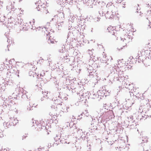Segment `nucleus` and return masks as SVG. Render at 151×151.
I'll use <instances>...</instances> for the list:
<instances>
[{"label":"nucleus","mask_w":151,"mask_h":151,"mask_svg":"<svg viewBox=\"0 0 151 151\" xmlns=\"http://www.w3.org/2000/svg\"><path fill=\"white\" fill-rule=\"evenodd\" d=\"M118 68H117V69H116V71H117V70H118Z\"/></svg>","instance_id":"obj_45"},{"label":"nucleus","mask_w":151,"mask_h":151,"mask_svg":"<svg viewBox=\"0 0 151 151\" xmlns=\"http://www.w3.org/2000/svg\"><path fill=\"white\" fill-rule=\"evenodd\" d=\"M60 135L57 134L56 137H55L54 139L56 141H58L60 139Z\"/></svg>","instance_id":"obj_17"},{"label":"nucleus","mask_w":151,"mask_h":151,"mask_svg":"<svg viewBox=\"0 0 151 151\" xmlns=\"http://www.w3.org/2000/svg\"><path fill=\"white\" fill-rule=\"evenodd\" d=\"M69 131L71 133L73 134L77 132L78 129L75 126H73L70 128Z\"/></svg>","instance_id":"obj_8"},{"label":"nucleus","mask_w":151,"mask_h":151,"mask_svg":"<svg viewBox=\"0 0 151 151\" xmlns=\"http://www.w3.org/2000/svg\"><path fill=\"white\" fill-rule=\"evenodd\" d=\"M134 103H132V104H130V105H129L130 106H131L132 105V104H133Z\"/></svg>","instance_id":"obj_34"},{"label":"nucleus","mask_w":151,"mask_h":151,"mask_svg":"<svg viewBox=\"0 0 151 151\" xmlns=\"http://www.w3.org/2000/svg\"><path fill=\"white\" fill-rule=\"evenodd\" d=\"M81 97L80 100L81 101L84 100L86 101L87 98H88V96L86 95V93H81Z\"/></svg>","instance_id":"obj_5"},{"label":"nucleus","mask_w":151,"mask_h":151,"mask_svg":"<svg viewBox=\"0 0 151 151\" xmlns=\"http://www.w3.org/2000/svg\"><path fill=\"white\" fill-rule=\"evenodd\" d=\"M13 3H14V1H13Z\"/></svg>","instance_id":"obj_51"},{"label":"nucleus","mask_w":151,"mask_h":151,"mask_svg":"<svg viewBox=\"0 0 151 151\" xmlns=\"http://www.w3.org/2000/svg\"><path fill=\"white\" fill-rule=\"evenodd\" d=\"M75 17L73 16H70L69 19V20L71 22H73Z\"/></svg>","instance_id":"obj_20"},{"label":"nucleus","mask_w":151,"mask_h":151,"mask_svg":"<svg viewBox=\"0 0 151 151\" xmlns=\"http://www.w3.org/2000/svg\"><path fill=\"white\" fill-rule=\"evenodd\" d=\"M24 138H25L26 137H27V135L26 136H24Z\"/></svg>","instance_id":"obj_41"},{"label":"nucleus","mask_w":151,"mask_h":151,"mask_svg":"<svg viewBox=\"0 0 151 151\" xmlns=\"http://www.w3.org/2000/svg\"><path fill=\"white\" fill-rule=\"evenodd\" d=\"M118 68H117V69H116V71H117V70H118Z\"/></svg>","instance_id":"obj_47"},{"label":"nucleus","mask_w":151,"mask_h":151,"mask_svg":"<svg viewBox=\"0 0 151 151\" xmlns=\"http://www.w3.org/2000/svg\"><path fill=\"white\" fill-rule=\"evenodd\" d=\"M68 108H68L65 106H64L62 108L61 111L64 112H68Z\"/></svg>","instance_id":"obj_14"},{"label":"nucleus","mask_w":151,"mask_h":151,"mask_svg":"<svg viewBox=\"0 0 151 151\" xmlns=\"http://www.w3.org/2000/svg\"><path fill=\"white\" fill-rule=\"evenodd\" d=\"M42 93L44 96H45L46 97L47 96V94L48 93V92L46 91V90H44V91H42Z\"/></svg>","instance_id":"obj_16"},{"label":"nucleus","mask_w":151,"mask_h":151,"mask_svg":"<svg viewBox=\"0 0 151 151\" xmlns=\"http://www.w3.org/2000/svg\"><path fill=\"white\" fill-rule=\"evenodd\" d=\"M45 96L41 98V99H40V100L41 101H43V100H45Z\"/></svg>","instance_id":"obj_27"},{"label":"nucleus","mask_w":151,"mask_h":151,"mask_svg":"<svg viewBox=\"0 0 151 151\" xmlns=\"http://www.w3.org/2000/svg\"><path fill=\"white\" fill-rule=\"evenodd\" d=\"M20 21L21 22V23H19V22H18L19 24L20 25L22 24V20L20 19Z\"/></svg>","instance_id":"obj_28"},{"label":"nucleus","mask_w":151,"mask_h":151,"mask_svg":"<svg viewBox=\"0 0 151 151\" xmlns=\"http://www.w3.org/2000/svg\"><path fill=\"white\" fill-rule=\"evenodd\" d=\"M110 27H109L108 29H107L108 30V31H109V32H111V33H112V32L110 31Z\"/></svg>","instance_id":"obj_29"},{"label":"nucleus","mask_w":151,"mask_h":151,"mask_svg":"<svg viewBox=\"0 0 151 151\" xmlns=\"http://www.w3.org/2000/svg\"><path fill=\"white\" fill-rule=\"evenodd\" d=\"M20 14H21L22 13L21 12H20Z\"/></svg>","instance_id":"obj_49"},{"label":"nucleus","mask_w":151,"mask_h":151,"mask_svg":"<svg viewBox=\"0 0 151 151\" xmlns=\"http://www.w3.org/2000/svg\"><path fill=\"white\" fill-rule=\"evenodd\" d=\"M147 51V50L146 51ZM145 52H146V51H145Z\"/></svg>","instance_id":"obj_53"},{"label":"nucleus","mask_w":151,"mask_h":151,"mask_svg":"<svg viewBox=\"0 0 151 151\" xmlns=\"http://www.w3.org/2000/svg\"><path fill=\"white\" fill-rule=\"evenodd\" d=\"M12 5V4H11L10 6H7V9H8V10H11L12 11H15V8L14 6H13V4Z\"/></svg>","instance_id":"obj_12"},{"label":"nucleus","mask_w":151,"mask_h":151,"mask_svg":"<svg viewBox=\"0 0 151 151\" xmlns=\"http://www.w3.org/2000/svg\"><path fill=\"white\" fill-rule=\"evenodd\" d=\"M40 75L41 76H43V75H42V74H40Z\"/></svg>","instance_id":"obj_44"},{"label":"nucleus","mask_w":151,"mask_h":151,"mask_svg":"<svg viewBox=\"0 0 151 151\" xmlns=\"http://www.w3.org/2000/svg\"><path fill=\"white\" fill-rule=\"evenodd\" d=\"M149 104L151 106V100L149 101Z\"/></svg>","instance_id":"obj_31"},{"label":"nucleus","mask_w":151,"mask_h":151,"mask_svg":"<svg viewBox=\"0 0 151 151\" xmlns=\"http://www.w3.org/2000/svg\"><path fill=\"white\" fill-rule=\"evenodd\" d=\"M109 112L113 114V112L112 111H110Z\"/></svg>","instance_id":"obj_36"},{"label":"nucleus","mask_w":151,"mask_h":151,"mask_svg":"<svg viewBox=\"0 0 151 151\" xmlns=\"http://www.w3.org/2000/svg\"><path fill=\"white\" fill-rule=\"evenodd\" d=\"M105 56L106 57V55H105Z\"/></svg>","instance_id":"obj_54"},{"label":"nucleus","mask_w":151,"mask_h":151,"mask_svg":"<svg viewBox=\"0 0 151 151\" xmlns=\"http://www.w3.org/2000/svg\"><path fill=\"white\" fill-rule=\"evenodd\" d=\"M142 53H142H142H143L144 52L142 51ZM142 54L141 55H141V56H142Z\"/></svg>","instance_id":"obj_40"},{"label":"nucleus","mask_w":151,"mask_h":151,"mask_svg":"<svg viewBox=\"0 0 151 151\" xmlns=\"http://www.w3.org/2000/svg\"><path fill=\"white\" fill-rule=\"evenodd\" d=\"M118 68H117V69H116V71H117V70H118Z\"/></svg>","instance_id":"obj_46"},{"label":"nucleus","mask_w":151,"mask_h":151,"mask_svg":"<svg viewBox=\"0 0 151 151\" xmlns=\"http://www.w3.org/2000/svg\"><path fill=\"white\" fill-rule=\"evenodd\" d=\"M85 0V1L86 2V3H90V0H88V1H86V0Z\"/></svg>","instance_id":"obj_30"},{"label":"nucleus","mask_w":151,"mask_h":151,"mask_svg":"<svg viewBox=\"0 0 151 151\" xmlns=\"http://www.w3.org/2000/svg\"><path fill=\"white\" fill-rule=\"evenodd\" d=\"M32 71H31L30 72V73H32Z\"/></svg>","instance_id":"obj_43"},{"label":"nucleus","mask_w":151,"mask_h":151,"mask_svg":"<svg viewBox=\"0 0 151 151\" xmlns=\"http://www.w3.org/2000/svg\"><path fill=\"white\" fill-rule=\"evenodd\" d=\"M93 51H94V50L93 49H92V50H88V52L89 54V55L91 57V56L93 55Z\"/></svg>","instance_id":"obj_18"},{"label":"nucleus","mask_w":151,"mask_h":151,"mask_svg":"<svg viewBox=\"0 0 151 151\" xmlns=\"http://www.w3.org/2000/svg\"><path fill=\"white\" fill-rule=\"evenodd\" d=\"M68 137H66V138H67Z\"/></svg>","instance_id":"obj_50"},{"label":"nucleus","mask_w":151,"mask_h":151,"mask_svg":"<svg viewBox=\"0 0 151 151\" xmlns=\"http://www.w3.org/2000/svg\"><path fill=\"white\" fill-rule=\"evenodd\" d=\"M40 1H38L37 2L35 3V4L36 5L37 7L36 8L38 11H39L42 10V6L41 5V4Z\"/></svg>","instance_id":"obj_6"},{"label":"nucleus","mask_w":151,"mask_h":151,"mask_svg":"<svg viewBox=\"0 0 151 151\" xmlns=\"http://www.w3.org/2000/svg\"><path fill=\"white\" fill-rule=\"evenodd\" d=\"M127 35L128 34H127V35H124V37L122 36L121 37H118V36H117V40H119L120 39L121 40L124 42L122 47H118L117 48V49L118 50L120 51L121 49H123V47L125 46H126L127 44L130 42V41L131 40V39L130 38V36L129 35Z\"/></svg>","instance_id":"obj_2"},{"label":"nucleus","mask_w":151,"mask_h":151,"mask_svg":"<svg viewBox=\"0 0 151 151\" xmlns=\"http://www.w3.org/2000/svg\"><path fill=\"white\" fill-rule=\"evenodd\" d=\"M54 103L55 104V105H60L61 103V101L60 100V99H57L56 100L54 99Z\"/></svg>","instance_id":"obj_15"},{"label":"nucleus","mask_w":151,"mask_h":151,"mask_svg":"<svg viewBox=\"0 0 151 151\" xmlns=\"http://www.w3.org/2000/svg\"><path fill=\"white\" fill-rule=\"evenodd\" d=\"M3 137V135L2 134H1V135H0V137Z\"/></svg>","instance_id":"obj_37"},{"label":"nucleus","mask_w":151,"mask_h":151,"mask_svg":"<svg viewBox=\"0 0 151 151\" xmlns=\"http://www.w3.org/2000/svg\"><path fill=\"white\" fill-rule=\"evenodd\" d=\"M117 9L114 5L111 3H108L106 6L104 7L99 11L101 16L104 15L107 19H112L117 17L116 13Z\"/></svg>","instance_id":"obj_1"},{"label":"nucleus","mask_w":151,"mask_h":151,"mask_svg":"<svg viewBox=\"0 0 151 151\" xmlns=\"http://www.w3.org/2000/svg\"><path fill=\"white\" fill-rule=\"evenodd\" d=\"M115 68L116 69V68H117V67L116 66H115Z\"/></svg>","instance_id":"obj_39"},{"label":"nucleus","mask_w":151,"mask_h":151,"mask_svg":"<svg viewBox=\"0 0 151 151\" xmlns=\"http://www.w3.org/2000/svg\"><path fill=\"white\" fill-rule=\"evenodd\" d=\"M20 29L24 30H27L29 28V26L27 25V23H24V24L20 26Z\"/></svg>","instance_id":"obj_10"},{"label":"nucleus","mask_w":151,"mask_h":151,"mask_svg":"<svg viewBox=\"0 0 151 151\" xmlns=\"http://www.w3.org/2000/svg\"><path fill=\"white\" fill-rule=\"evenodd\" d=\"M10 119L11 122L13 123V125H16L18 122V121L16 119H15L14 118L11 117Z\"/></svg>","instance_id":"obj_9"},{"label":"nucleus","mask_w":151,"mask_h":151,"mask_svg":"<svg viewBox=\"0 0 151 151\" xmlns=\"http://www.w3.org/2000/svg\"><path fill=\"white\" fill-rule=\"evenodd\" d=\"M88 72L89 73V76H92V78L93 77H95V78L97 79H98V77L97 76L96 73H95V72L91 70H90L89 71H88Z\"/></svg>","instance_id":"obj_7"},{"label":"nucleus","mask_w":151,"mask_h":151,"mask_svg":"<svg viewBox=\"0 0 151 151\" xmlns=\"http://www.w3.org/2000/svg\"><path fill=\"white\" fill-rule=\"evenodd\" d=\"M34 101L32 100H31L29 102V108H28L27 109L28 110H31V107L34 106V105H35V104L34 103ZM35 107V106H34Z\"/></svg>","instance_id":"obj_11"},{"label":"nucleus","mask_w":151,"mask_h":151,"mask_svg":"<svg viewBox=\"0 0 151 151\" xmlns=\"http://www.w3.org/2000/svg\"><path fill=\"white\" fill-rule=\"evenodd\" d=\"M4 126L6 128H8L10 126L9 123L8 122L5 123L4 122Z\"/></svg>","instance_id":"obj_19"},{"label":"nucleus","mask_w":151,"mask_h":151,"mask_svg":"<svg viewBox=\"0 0 151 151\" xmlns=\"http://www.w3.org/2000/svg\"><path fill=\"white\" fill-rule=\"evenodd\" d=\"M25 93L26 94H25V95H26V93Z\"/></svg>","instance_id":"obj_56"},{"label":"nucleus","mask_w":151,"mask_h":151,"mask_svg":"<svg viewBox=\"0 0 151 151\" xmlns=\"http://www.w3.org/2000/svg\"><path fill=\"white\" fill-rule=\"evenodd\" d=\"M120 73H122V72L120 71L118 73V74L119 75V79L118 80L119 81H120V82H121V81H124V82H125V81L126 80L127 78L126 77H124V76H123V75H122V74L121 75L120 74Z\"/></svg>","instance_id":"obj_4"},{"label":"nucleus","mask_w":151,"mask_h":151,"mask_svg":"<svg viewBox=\"0 0 151 151\" xmlns=\"http://www.w3.org/2000/svg\"><path fill=\"white\" fill-rule=\"evenodd\" d=\"M34 19H33L32 22H29V23L30 24V25H32L34 23Z\"/></svg>","instance_id":"obj_24"},{"label":"nucleus","mask_w":151,"mask_h":151,"mask_svg":"<svg viewBox=\"0 0 151 151\" xmlns=\"http://www.w3.org/2000/svg\"><path fill=\"white\" fill-rule=\"evenodd\" d=\"M105 58H106V57H105L104 58V56L103 57L104 59H102L103 61L104 62H103V63H106V60L105 59Z\"/></svg>","instance_id":"obj_25"},{"label":"nucleus","mask_w":151,"mask_h":151,"mask_svg":"<svg viewBox=\"0 0 151 151\" xmlns=\"http://www.w3.org/2000/svg\"><path fill=\"white\" fill-rule=\"evenodd\" d=\"M20 11V9H16V11Z\"/></svg>","instance_id":"obj_35"},{"label":"nucleus","mask_w":151,"mask_h":151,"mask_svg":"<svg viewBox=\"0 0 151 151\" xmlns=\"http://www.w3.org/2000/svg\"><path fill=\"white\" fill-rule=\"evenodd\" d=\"M68 55V54H66V57H67Z\"/></svg>","instance_id":"obj_38"},{"label":"nucleus","mask_w":151,"mask_h":151,"mask_svg":"<svg viewBox=\"0 0 151 151\" xmlns=\"http://www.w3.org/2000/svg\"><path fill=\"white\" fill-rule=\"evenodd\" d=\"M112 58H111V60H112Z\"/></svg>","instance_id":"obj_55"},{"label":"nucleus","mask_w":151,"mask_h":151,"mask_svg":"<svg viewBox=\"0 0 151 151\" xmlns=\"http://www.w3.org/2000/svg\"><path fill=\"white\" fill-rule=\"evenodd\" d=\"M68 10L69 11V12H70V10L69 9H68Z\"/></svg>","instance_id":"obj_48"},{"label":"nucleus","mask_w":151,"mask_h":151,"mask_svg":"<svg viewBox=\"0 0 151 151\" xmlns=\"http://www.w3.org/2000/svg\"><path fill=\"white\" fill-rule=\"evenodd\" d=\"M12 0H11V2H12Z\"/></svg>","instance_id":"obj_52"},{"label":"nucleus","mask_w":151,"mask_h":151,"mask_svg":"<svg viewBox=\"0 0 151 151\" xmlns=\"http://www.w3.org/2000/svg\"><path fill=\"white\" fill-rule=\"evenodd\" d=\"M149 22H150V23H151V19L150 18L149 19Z\"/></svg>","instance_id":"obj_32"},{"label":"nucleus","mask_w":151,"mask_h":151,"mask_svg":"<svg viewBox=\"0 0 151 151\" xmlns=\"http://www.w3.org/2000/svg\"><path fill=\"white\" fill-rule=\"evenodd\" d=\"M48 37L49 38L47 41L48 43H54L55 40L53 39L51 37H49V36L47 37V39H48Z\"/></svg>","instance_id":"obj_13"},{"label":"nucleus","mask_w":151,"mask_h":151,"mask_svg":"<svg viewBox=\"0 0 151 151\" xmlns=\"http://www.w3.org/2000/svg\"><path fill=\"white\" fill-rule=\"evenodd\" d=\"M49 114L50 115V116H51L52 115V114Z\"/></svg>","instance_id":"obj_42"},{"label":"nucleus","mask_w":151,"mask_h":151,"mask_svg":"<svg viewBox=\"0 0 151 151\" xmlns=\"http://www.w3.org/2000/svg\"><path fill=\"white\" fill-rule=\"evenodd\" d=\"M59 22L60 23H63L65 20L64 14L63 12H60L59 14Z\"/></svg>","instance_id":"obj_3"},{"label":"nucleus","mask_w":151,"mask_h":151,"mask_svg":"<svg viewBox=\"0 0 151 151\" xmlns=\"http://www.w3.org/2000/svg\"><path fill=\"white\" fill-rule=\"evenodd\" d=\"M40 29H39V30H40L41 29H42V32H44L45 33V31H47L46 28L45 27H39Z\"/></svg>","instance_id":"obj_21"},{"label":"nucleus","mask_w":151,"mask_h":151,"mask_svg":"<svg viewBox=\"0 0 151 151\" xmlns=\"http://www.w3.org/2000/svg\"><path fill=\"white\" fill-rule=\"evenodd\" d=\"M138 112L141 113H142V112H143V109L142 107V106H141L139 107Z\"/></svg>","instance_id":"obj_22"},{"label":"nucleus","mask_w":151,"mask_h":151,"mask_svg":"<svg viewBox=\"0 0 151 151\" xmlns=\"http://www.w3.org/2000/svg\"><path fill=\"white\" fill-rule=\"evenodd\" d=\"M14 71L15 70V73L17 75V76L18 77H19V71L17 70V69H16L15 70H14Z\"/></svg>","instance_id":"obj_23"},{"label":"nucleus","mask_w":151,"mask_h":151,"mask_svg":"<svg viewBox=\"0 0 151 151\" xmlns=\"http://www.w3.org/2000/svg\"><path fill=\"white\" fill-rule=\"evenodd\" d=\"M145 139V138H144V137H142V142H145L146 141H147V140H146V139H145V140H143V139Z\"/></svg>","instance_id":"obj_26"},{"label":"nucleus","mask_w":151,"mask_h":151,"mask_svg":"<svg viewBox=\"0 0 151 151\" xmlns=\"http://www.w3.org/2000/svg\"><path fill=\"white\" fill-rule=\"evenodd\" d=\"M138 54L139 55V53ZM140 57V56L139 55V57H138V58H137L138 59H139V57Z\"/></svg>","instance_id":"obj_33"}]
</instances>
